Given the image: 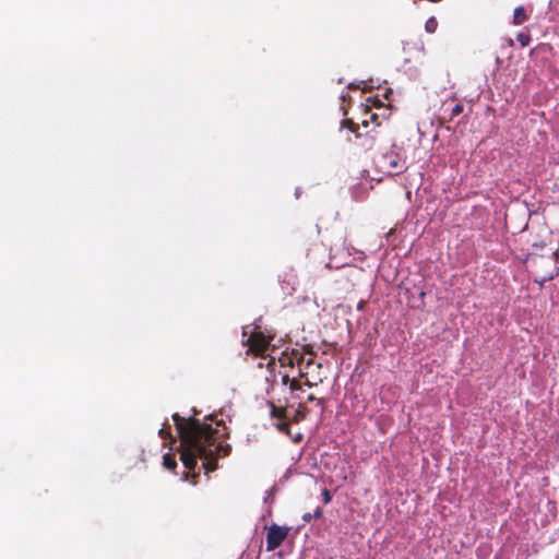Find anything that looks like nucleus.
Wrapping results in <instances>:
<instances>
[{
	"instance_id": "obj_9",
	"label": "nucleus",
	"mask_w": 559,
	"mask_h": 559,
	"mask_svg": "<svg viewBox=\"0 0 559 559\" xmlns=\"http://www.w3.org/2000/svg\"><path fill=\"white\" fill-rule=\"evenodd\" d=\"M519 40L522 43V45H526L527 44L526 37L524 35H520L519 36Z\"/></svg>"
},
{
	"instance_id": "obj_12",
	"label": "nucleus",
	"mask_w": 559,
	"mask_h": 559,
	"mask_svg": "<svg viewBox=\"0 0 559 559\" xmlns=\"http://www.w3.org/2000/svg\"><path fill=\"white\" fill-rule=\"evenodd\" d=\"M391 165L394 167V168H397V163L396 162H392Z\"/></svg>"
},
{
	"instance_id": "obj_11",
	"label": "nucleus",
	"mask_w": 559,
	"mask_h": 559,
	"mask_svg": "<svg viewBox=\"0 0 559 559\" xmlns=\"http://www.w3.org/2000/svg\"><path fill=\"white\" fill-rule=\"evenodd\" d=\"M340 478H341L342 480H346V479H347V473H346V472H342V473L340 474Z\"/></svg>"
},
{
	"instance_id": "obj_14",
	"label": "nucleus",
	"mask_w": 559,
	"mask_h": 559,
	"mask_svg": "<svg viewBox=\"0 0 559 559\" xmlns=\"http://www.w3.org/2000/svg\"><path fill=\"white\" fill-rule=\"evenodd\" d=\"M159 433L164 437L165 429H160V430H159Z\"/></svg>"
},
{
	"instance_id": "obj_3",
	"label": "nucleus",
	"mask_w": 559,
	"mask_h": 559,
	"mask_svg": "<svg viewBox=\"0 0 559 559\" xmlns=\"http://www.w3.org/2000/svg\"><path fill=\"white\" fill-rule=\"evenodd\" d=\"M289 528L286 526L272 525L266 535V547L269 550L278 547L287 537Z\"/></svg>"
},
{
	"instance_id": "obj_7",
	"label": "nucleus",
	"mask_w": 559,
	"mask_h": 559,
	"mask_svg": "<svg viewBox=\"0 0 559 559\" xmlns=\"http://www.w3.org/2000/svg\"><path fill=\"white\" fill-rule=\"evenodd\" d=\"M555 274H556L555 269H552L548 274H546V275L542 276V278H540V280H542L543 282H546V281H548V280H551V278L554 277V275H555Z\"/></svg>"
},
{
	"instance_id": "obj_1",
	"label": "nucleus",
	"mask_w": 559,
	"mask_h": 559,
	"mask_svg": "<svg viewBox=\"0 0 559 559\" xmlns=\"http://www.w3.org/2000/svg\"><path fill=\"white\" fill-rule=\"evenodd\" d=\"M174 421L180 437V459L187 468H193L198 459H203V467L214 471L216 465L212 463L215 457L225 456L229 447L221 441L225 433V427L213 420L200 421L198 419L180 418L174 415Z\"/></svg>"
},
{
	"instance_id": "obj_13",
	"label": "nucleus",
	"mask_w": 559,
	"mask_h": 559,
	"mask_svg": "<svg viewBox=\"0 0 559 559\" xmlns=\"http://www.w3.org/2000/svg\"><path fill=\"white\" fill-rule=\"evenodd\" d=\"M454 111H455V112H460V111H461V107H460V106H457V107L455 108V110H454Z\"/></svg>"
},
{
	"instance_id": "obj_4",
	"label": "nucleus",
	"mask_w": 559,
	"mask_h": 559,
	"mask_svg": "<svg viewBox=\"0 0 559 559\" xmlns=\"http://www.w3.org/2000/svg\"><path fill=\"white\" fill-rule=\"evenodd\" d=\"M526 21V13L522 7L515 8L513 12V23L515 25H521Z\"/></svg>"
},
{
	"instance_id": "obj_6",
	"label": "nucleus",
	"mask_w": 559,
	"mask_h": 559,
	"mask_svg": "<svg viewBox=\"0 0 559 559\" xmlns=\"http://www.w3.org/2000/svg\"><path fill=\"white\" fill-rule=\"evenodd\" d=\"M164 465L168 469H173L176 466V461L171 457L170 454H165L164 455Z\"/></svg>"
},
{
	"instance_id": "obj_8",
	"label": "nucleus",
	"mask_w": 559,
	"mask_h": 559,
	"mask_svg": "<svg viewBox=\"0 0 559 559\" xmlns=\"http://www.w3.org/2000/svg\"><path fill=\"white\" fill-rule=\"evenodd\" d=\"M323 500L325 503H329L331 501V495L328 490L323 491Z\"/></svg>"
},
{
	"instance_id": "obj_10",
	"label": "nucleus",
	"mask_w": 559,
	"mask_h": 559,
	"mask_svg": "<svg viewBox=\"0 0 559 559\" xmlns=\"http://www.w3.org/2000/svg\"><path fill=\"white\" fill-rule=\"evenodd\" d=\"M555 255H556V254L554 253L551 257H549V258L546 260V262H547L548 264H551V265H552V264H554V258H555Z\"/></svg>"
},
{
	"instance_id": "obj_2",
	"label": "nucleus",
	"mask_w": 559,
	"mask_h": 559,
	"mask_svg": "<svg viewBox=\"0 0 559 559\" xmlns=\"http://www.w3.org/2000/svg\"><path fill=\"white\" fill-rule=\"evenodd\" d=\"M250 334L249 337L243 341L249 347V350L257 355H264L270 347V338L266 337L262 332L249 326L243 330V336Z\"/></svg>"
},
{
	"instance_id": "obj_5",
	"label": "nucleus",
	"mask_w": 559,
	"mask_h": 559,
	"mask_svg": "<svg viewBox=\"0 0 559 559\" xmlns=\"http://www.w3.org/2000/svg\"><path fill=\"white\" fill-rule=\"evenodd\" d=\"M438 26L436 17H429L425 23V29L428 33H435Z\"/></svg>"
}]
</instances>
